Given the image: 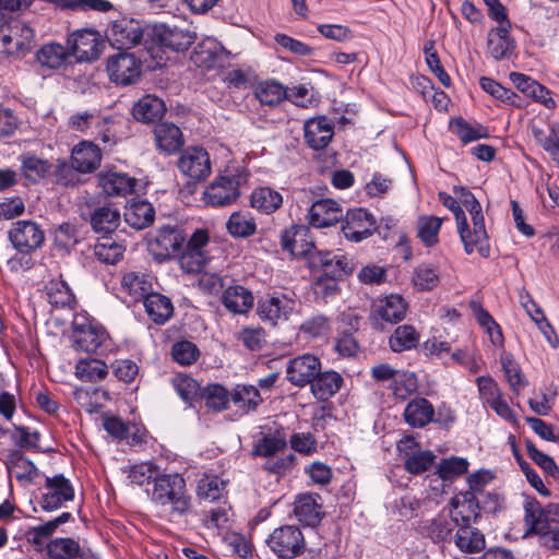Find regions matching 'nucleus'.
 Returning <instances> with one entry per match:
<instances>
[{"label":"nucleus","instance_id":"f8f14e48","mask_svg":"<svg viewBox=\"0 0 559 559\" xmlns=\"http://www.w3.org/2000/svg\"><path fill=\"white\" fill-rule=\"evenodd\" d=\"M479 222L481 236L478 235V228L475 225V221L471 219L469 223L466 216L463 219L459 218L456 228L461 241L464 246V250L467 254L478 252L481 257L487 258L489 255L490 248L488 242V234L485 227V218L481 217Z\"/></svg>","mask_w":559,"mask_h":559},{"label":"nucleus","instance_id":"7ed1b4c3","mask_svg":"<svg viewBox=\"0 0 559 559\" xmlns=\"http://www.w3.org/2000/svg\"><path fill=\"white\" fill-rule=\"evenodd\" d=\"M34 38V31L19 19H5L0 25V44L8 56H15L28 50Z\"/></svg>","mask_w":559,"mask_h":559},{"label":"nucleus","instance_id":"412c9836","mask_svg":"<svg viewBox=\"0 0 559 559\" xmlns=\"http://www.w3.org/2000/svg\"><path fill=\"white\" fill-rule=\"evenodd\" d=\"M305 140L313 150L324 148L332 140L334 126L326 117H317L306 121Z\"/></svg>","mask_w":559,"mask_h":559},{"label":"nucleus","instance_id":"338daca9","mask_svg":"<svg viewBox=\"0 0 559 559\" xmlns=\"http://www.w3.org/2000/svg\"><path fill=\"white\" fill-rule=\"evenodd\" d=\"M286 440L280 436H265L253 447L252 454L270 459L286 449Z\"/></svg>","mask_w":559,"mask_h":559},{"label":"nucleus","instance_id":"2f4dec72","mask_svg":"<svg viewBox=\"0 0 559 559\" xmlns=\"http://www.w3.org/2000/svg\"><path fill=\"white\" fill-rule=\"evenodd\" d=\"M252 293L242 285L227 287L222 296L226 309L236 314H245L253 307Z\"/></svg>","mask_w":559,"mask_h":559},{"label":"nucleus","instance_id":"6e6552de","mask_svg":"<svg viewBox=\"0 0 559 559\" xmlns=\"http://www.w3.org/2000/svg\"><path fill=\"white\" fill-rule=\"evenodd\" d=\"M185 236L175 226L160 227L148 240V250L155 259L163 261L171 258L181 249Z\"/></svg>","mask_w":559,"mask_h":559},{"label":"nucleus","instance_id":"774afa93","mask_svg":"<svg viewBox=\"0 0 559 559\" xmlns=\"http://www.w3.org/2000/svg\"><path fill=\"white\" fill-rule=\"evenodd\" d=\"M237 340L249 350H260L265 344V331L260 326H246L237 333Z\"/></svg>","mask_w":559,"mask_h":559},{"label":"nucleus","instance_id":"473e14b6","mask_svg":"<svg viewBox=\"0 0 559 559\" xmlns=\"http://www.w3.org/2000/svg\"><path fill=\"white\" fill-rule=\"evenodd\" d=\"M510 23L500 24L490 29L487 40L488 53L496 60L507 58L513 50V40L509 36Z\"/></svg>","mask_w":559,"mask_h":559},{"label":"nucleus","instance_id":"9d476101","mask_svg":"<svg viewBox=\"0 0 559 559\" xmlns=\"http://www.w3.org/2000/svg\"><path fill=\"white\" fill-rule=\"evenodd\" d=\"M397 450L404 459L405 469L411 474L428 471L436 460L432 451L418 449L416 440L409 436L399 442Z\"/></svg>","mask_w":559,"mask_h":559},{"label":"nucleus","instance_id":"c03bdc74","mask_svg":"<svg viewBox=\"0 0 559 559\" xmlns=\"http://www.w3.org/2000/svg\"><path fill=\"white\" fill-rule=\"evenodd\" d=\"M524 521L528 527V532L537 534H547L550 532L548 508L544 510L537 501H528L525 504Z\"/></svg>","mask_w":559,"mask_h":559},{"label":"nucleus","instance_id":"a878e982","mask_svg":"<svg viewBox=\"0 0 559 559\" xmlns=\"http://www.w3.org/2000/svg\"><path fill=\"white\" fill-rule=\"evenodd\" d=\"M320 496L316 493L299 495L294 502V513L299 522L308 526H316L323 518Z\"/></svg>","mask_w":559,"mask_h":559},{"label":"nucleus","instance_id":"0e129e2a","mask_svg":"<svg viewBox=\"0 0 559 559\" xmlns=\"http://www.w3.org/2000/svg\"><path fill=\"white\" fill-rule=\"evenodd\" d=\"M171 382L178 395L191 405L199 394V383L186 373L176 374Z\"/></svg>","mask_w":559,"mask_h":559},{"label":"nucleus","instance_id":"f704fd0d","mask_svg":"<svg viewBox=\"0 0 559 559\" xmlns=\"http://www.w3.org/2000/svg\"><path fill=\"white\" fill-rule=\"evenodd\" d=\"M21 173L29 182H38L51 173L52 165L49 160L34 153L25 152L20 155Z\"/></svg>","mask_w":559,"mask_h":559},{"label":"nucleus","instance_id":"7c9ffc66","mask_svg":"<svg viewBox=\"0 0 559 559\" xmlns=\"http://www.w3.org/2000/svg\"><path fill=\"white\" fill-rule=\"evenodd\" d=\"M435 418V407L425 397H415L409 401L404 409V419L414 428H423Z\"/></svg>","mask_w":559,"mask_h":559},{"label":"nucleus","instance_id":"13d9d810","mask_svg":"<svg viewBox=\"0 0 559 559\" xmlns=\"http://www.w3.org/2000/svg\"><path fill=\"white\" fill-rule=\"evenodd\" d=\"M225 488V481L218 476L205 475L198 483L197 495L201 499L215 501L223 497Z\"/></svg>","mask_w":559,"mask_h":559},{"label":"nucleus","instance_id":"dca6fc26","mask_svg":"<svg viewBox=\"0 0 559 559\" xmlns=\"http://www.w3.org/2000/svg\"><path fill=\"white\" fill-rule=\"evenodd\" d=\"M343 216V207L337 201L319 199L311 204L307 219L313 228H328L336 225Z\"/></svg>","mask_w":559,"mask_h":559},{"label":"nucleus","instance_id":"423d86ee","mask_svg":"<svg viewBox=\"0 0 559 559\" xmlns=\"http://www.w3.org/2000/svg\"><path fill=\"white\" fill-rule=\"evenodd\" d=\"M68 41L73 62H91L98 59L104 46L99 33L93 29L76 31L71 34Z\"/></svg>","mask_w":559,"mask_h":559},{"label":"nucleus","instance_id":"6ab92c4d","mask_svg":"<svg viewBox=\"0 0 559 559\" xmlns=\"http://www.w3.org/2000/svg\"><path fill=\"white\" fill-rule=\"evenodd\" d=\"M49 559H98L90 549L82 548L78 540L57 537L47 544Z\"/></svg>","mask_w":559,"mask_h":559},{"label":"nucleus","instance_id":"a19ab883","mask_svg":"<svg viewBox=\"0 0 559 559\" xmlns=\"http://www.w3.org/2000/svg\"><path fill=\"white\" fill-rule=\"evenodd\" d=\"M226 229L235 238H248L255 234L257 223L249 211H236L227 219Z\"/></svg>","mask_w":559,"mask_h":559},{"label":"nucleus","instance_id":"58836bf2","mask_svg":"<svg viewBox=\"0 0 559 559\" xmlns=\"http://www.w3.org/2000/svg\"><path fill=\"white\" fill-rule=\"evenodd\" d=\"M456 547L466 554H474L481 551L485 546L484 535L471 525H460L454 536Z\"/></svg>","mask_w":559,"mask_h":559},{"label":"nucleus","instance_id":"f3484780","mask_svg":"<svg viewBox=\"0 0 559 559\" xmlns=\"http://www.w3.org/2000/svg\"><path fill=\"white\" fill-rule=\"evenodd\" d=\"M9 238L19 251L31 252L43 245L45 236L36 223L20 221L10 230Z\"/></svg>","mask_w":559,"mask_h":559},{"label":"nucleus","instance_id":"052dcab7","mask_svg":"<svg viewBox=\"0 0 559 559\" xmlns=\"http://www.w3.org/2000/svg\"><path fill=\"white\" fill-rule=\"evenodd\" d=\"M201 397L204 400L207 408L215 412L225 409L229 403L230 394L221 384H212L203 390Z\"/></svg>","mask_w":559,"mask_h":559},{"label":"nucleus","instance_id":"603ef678","mask_svg":"<svg viewBox=\"0 0 559 559\" xmlns=\"http://www.w3.org/2000/svg\"><path fill=\"white\" fill-rule=\"evenodd\" d=\"M320 261L326 273H331L333 276L347 275L354 270L352 259L341 251L321 253Z\"/></svg>","mask_w":559,"mask_h":559},{"label":"nucleus","instance_id":"ddd939ff","mask_svg":"<svg viewBox=\"0 0 559 559\" xmlns=\"http://www.w3.org/2000/svg\"><path fill=\"white\" fill-rule=\"evenodd\" d=\"M377 228L374 216L364 209H354L346 213L342 231L346 239L359 242L370 237Z\"/></svg>","mask_w":559,"mask_h":559},{"label":"nucleus","instance_id":"4d7b16f0","mask_svg":"<svg viewBox=\"0 0 559 559\" xmlns=\"http://www.w3.org/2000/svg\"><path fill=\"white\" fill-rule=\"evenodd\" d=\"M504 377L513 392L519 393L523 390L527 382L521 371L520 366L514 361L509 353H503L500 358Z\"/></svg>","mask_w":559,"mask_h":559},{"label":"nucleus","instance_id":"3c124183","mask_svg":"<svg viewBox=\"0 0 559 559\" xmlns=\"http://www.w3.org/2000/svg\"><path fill=\"white\" fill-rule=\"evenodd\" d=\"M75 374L82 381L96 382L106 378L108 368L99 359H81L75 366Z\"/></svg>","mask_w":559,"mask_h":559},{"label":"nucleus","instance_id":"c85d7f7f","mask_svg":"<svg viewBox=\"0 0 559 559\" xmlns=\"http://www.w3.org/2000/svg\"><path fill=\"white\" fill-rule=\"evenodd\" d=\"M103 191L109 197H126L134 191L136 179L127 174L108 171L98 176Z\"/></svg>","mask_w":559,"mask_h":559},{"label":"nucleus","instance_id":"b1692460","mask_svg":"<svg viewBox=\"0 0 559 559\" xmlns=\"http://www.w3.org/2000/svg\"><path fill=\"white\" fill-rule=\"evenodd\" d=\"M152 292L153 278L147 274L129 272L121 278V293L127 295L128 302L144 301Z\"/></svg>","mask_w":559,"mask_h":559},{"label":"nucleus","instance_id":"f257e3e1","mask_svg":"<svg viewBox=\"0 0 559 559\" xmlns=\"http://www.w3.org/2000/svg\"><path fill=\"white\" fill-rule=\"evenodd\" d=\"M151 501L170 519L189 514L192 510L191 496L185 478L175 474H159L154 478L150 491Z\"/></svg>","mask_w":559,"mask_h":559},{"label":"nucleus","instance_id":"49530a36","mask_svg":"<svg viewBox=\"0 0 559 559\" xmlns=\"http://www.w3.org/2000/svg\"><path fill=\"white\" fill-rule=\"evenodd\" d=\"M443 218L433 215L419 216L416 224L417 237L426 247H435L439 242V231Z\"/></svg>","mask_w":559,"mask_h":559},{"label":"nucleus","instance_id":"20e7f679","mask_svg":"<svg viewBox=\"0 0 559 559\" xmlns=\"http://www.w3.org/2000/svg\"><path fill=\"white\" fill-rule=\"evenodd\" d=\"M72 338L78 350L95 353L107 340L106 331L84 316H75Z\"/></svg>","mask_w":559,"mask_h":559},{"label":"nucleus","instance_id":"5fc2aeb1","mask_svg":"<svg viewBox=\"0 0 559 559\" xmlns=\"http://www.w3.org/2000/svg\"><path fill=\"white\" fill-rule=\"evenodd\" d=\"M412 282L418 290H432L440 283L438 270L429 263H421L415 267Z\"/></svg>","mask_w":559,"mask_h":559},{"label":"nucleus","instance_id":"69168bd1","mask_svg":"<svg viewBox=\"0 0 559 559\" xmlns=\"http://www.w3.org/2000/svg\"><path fill=\"white\" fill-rule=\"evenodd\" d=\"M451 358L472 373L478 372L484 361L474 346L459 348L451 354Z\"/></svg>","mask_w":559,"mask_h":559},{"label":"nucleus","instance_id":"72a5a7b5","mask_svg":"<svg viewBox=\"0 0 559 559\" xmlns=\"http://www.w3.org/2000/svg\"><path fill=\"white\" fill-rule=\"evenodd\" d=\"M343 378L336 371L328 370L321 372L310 382L311 393L319 401H326L341 389Z\"/></svg>","mask_w":559,"mask_h":559},{"label":"nucleus","instance_id":"a211bd4d","mask_svg":"<svg viewBox=\"0 0 559 559\" xmlns=\"http://www.w3.org/2000/svg\"><path fill=\"white\" fill-rule=\"evenodd\" d=\"M154 39L174 52L186 50L194 40L190 31L178 26L158 24L153 27Z\"/></svg>","mask_w":559,"mask_h":559},{"label":"nucleus","instance_id":"c756f323","mask_svg":"<svg viewBox=\"0 0 559 559\" xmlns=\"http://www.w3.org/2000/svg\"><path fill=\"white\" fill-rule=\"evenodd\" d=\"M102 160L100 150L92 142H82L72 150L71 163L80 173L95 170Z\"/></svg>","mask_w":559,"mask_h":559},{"label":"nucleus","instance_id":"79ce46f5","mask_svg":"<svg viewBox=\"0 0 559 559\" xmlns=\"http://www.w3.org/2000/svg\"><path fill=\"white\" fill-rule=\"evenodd\" d=\"M420 341L419 332L409 324L399 325L389 338L390 348L402 353L415 348Z\"/></svg>","mask_w":559,"mask_h":559},{"label":"nucleus","instance_id":"4468645a","mask_svg":"<svg viewBox=\"0 0 559 559\" xmlns=\"http://www.w3.org/2000/svg\"><path fill=\"white\" fill-rule=\"evenodd\" d=\"M295 299L284 294L266 296L259 300L258 314L263 321L276 324L280 321L288 320L296 310Z\"/></svg>","mask_w":559,"mask_h":559},{"label":"nucleus","instance_id":"680f3d73","mask_svg":"<svg viewBox=\"0 0 559 559\" xmlns=\"http://www.w3.org/2000/svg\"><path fill=\"white\" fill-rule=\"evenodd\" d=\"M255 96L262 104L276 105L287 96V93L280 83L265 81L255 87Z\"/></svg>","mask_w":559,"mask_h":559},{"label":"nucleus","instance_id":"09e8293b","mask_svg":"<svg viewBox=\"0 0 559 559\" xmlns=\"http://www.w3.org/2000/svg\"><path fill=\"white\" fill-rule=\"evenodd\" d=\"M449 128L463 143H469L488 136L486 127L479 123H468L461 117L451 119Z\"/></svg>","mask_w":559,"mask_h":559},{"label":"nucleus","instance_id":"c9c22d12","mask_svg":"<svg viewBox=\"0 0 559 559\" xmlns=\"http://www.w3.org/2000/svg\"><path fill=\"white\" fill-rule=\"evenodd\" d=\"M165 111L166 106L164 102L153 95L142 97L132 108L134 119L143 123H151L160 119Z\"/></svg>","mask_w":559,"mask_h":559},{"label":"nucleus","instance_id":"5701e85b","mask_svg":"<svg viewBox=\"0 0 559 559\" xmlns=\"http://www.w3.org/2000/svg\"><path fill=\"white\" fill-rule=\"evenodd\" d=\"M407 304L400 295H389L374 300L372 316L385 322L395 323L405 318Z\"/></svg>","mask_w":559,"mask_h":559},{"label":"nucleus","instance_id":"4c0bfd02","mask_svg":"<svg viewBox=\"0 0 559 559\" xmlns=\"http://www.w3.org/2000/svg\"><path fill=\"white\" fill-rule=\"evenodd\" d=\"M459 527L455 518L450 510L443 507L442 510L424 526L426 534L433 540H445L453 530Z\"/></svg>","mask_w":559,"mask_h":559},{"label":"nucleus","instance_id":"39448f33","mask_svg":"<svg viewBox=\"0 0 559 559\" xmlns=\"http://www.w3.org/2000/svg\"><path fill=\"white\" fill-rule=\"evenodd\" d=\"M270 548L281 558H295L305 550V538L295 525L281 526L267 539Z\"/></svg>","mask_w":559,"mask_h":559},{"label":"nucleus","instance_id":"de8ad7c7","mask_svg":"<svg viewBox=\"0 0 559 559\" xmlns=\"http://www.w3.org/2000/svg\"><path fill=\"white\" fill-rule=\"evenodd\" d=\"M45 290L49 304L55 307H71L75 301L71 288L61 278L49 281L45 286Z\"/></svg>","mask_w":559,"mask_h":559},{"label":"nucleus","instance_id":"e433bc0d","mask_svg":"<svg viewBox=\"0 0 559 559\" xmlns=\"http://www.w3.org/2000/svg\"><path fill=\"white\" fill-rule=\"evenodd\" d=\"M154 134L158 150L167 154L176 152L183 144L181 130L174 123L157 124Z\"/></svg>","mask_w":559,"mask_h":559},{"label":"nucleus","instance_id":"393cba45","mask_svg":"<svg viewBox=\"0 0 559 559\" xmlns=\"http://www.w3.org/2000/svg\"><path fill=\"white\" fill-rule=\"evenodd\" d=\"M510 80L514 86L527 97L543 104L548 109L556 107V102L550 96V92L532 78L521 72H510Z\"/></svg>","mask_w":559,"mask_h":559},{"label":"nucleus","instance_id":"8fccbe9b","mask_svg":"<svg viewBox=\"0 0 559 559\" xmlns=\"http://www.w3.org/2000/svg\"><path fill=\"white\" fill-rule=\"evenodd\" d=\"M230 399L245 412L254 411L262 403L259 390L253 385H237L230 393Z\"/></svg>","mask_w":559,"mask_h":559},{"label":"nucleus","instance_id":"cd10ccee","mask_svg":"<svg viewBox=\"0 0 559 559\" xmlns=\"http://www.w3.org/2000/svg\"><path fill=\"white\" fill-rule=\"evenodd\" d=\"M36 57L38 63L49 70L68 68L74 64L73 56L70 51L62 45L56 43L44 45L37 51Z\"/></svg>","mask_w":559,"mask_h":559},{"label":"nucleus","instance_id":"0eeeda50","mask_svg":"<svg viewBox=\"0 0 559 559\" xmlns=\"http://www.w3.org/2000/svg\"><path fill=\"white\" fill-rule=\"evenodd\" d=\"M177 166L182 175L193 181L205 180L212 171L209 153L198 146L186 148L179 156Z\"/></svg>","mask_w":559,"mask_h":559},{"label":"nucleus","instance_id":"e2e57ef3","mask_svg":"<svg viewBox=\"0 0 559 559\" xmlns=\"http://www.w3.org/2000/svg\"><path fill=\"white\" fill-rule=\"evenodd\" d=\"M418 389L417 378L413 372L403 371L395 376L391 390L396 399L405 400Z\"/></svg>","mask_w":559,"mask_h":559},{"label":"nucleus","instance_id":"bf43d9fd","mask_svg":"<svg viewBox=\"0 0 559 559\" xmlns=\"http://www.w3.org/2000/svg\"><path fill=\"white\" fill-rule=\"evenodd\" d=\"M124 248L122 245L110 238H105L97 242L94 247V254L98 261L107 264L117 263L123 255Z\"/></svg>","mask_w":559,"mask_h":559},{"label":"nucleus","instance_id":"bb28decb","mask_svg":"<svg viewBox=\"0 0 559 559\" xmlns=\"http://www.w3.org/2000/svg\"><path fill=\"white\" fill-rule=\"evenodd\" d=\"M108 39L118 48L130 49L142 39V31L133 21L121 20L114 22L107 31Z\"/></svg>","mask_w":559,"mask_h":559},{"label":"nucleus","instance_id":"9b49d317","mask_svg":"<svg viewBox=\"0 0 559 559\" xmlns=\"http://www.w3.org/2000/svg\"><path fill=\"white\" fill-rule=\"evenodd\" d=\"M44 489L40 507L45 511H55L74 498L73 486L63 475L47 477Z\"/></svg>","mask_w":559,"mask_h":559},{"label":"nucleus","instance_id":"6e6d98bb","mask_svg":"<svg viewBox=\"0 0 559 559\" xmlns=\"http://www.w3.org/2000/svg\"><path fill=\"white\" fill-rule=\"evenodd\" d=\"M142 67V58L126 48H118L107 59V70H141Z\"/></svg>","mask_w":559,"mask_h":559},{"label":"nucleus","instance_id":"2eb2a0df","mask_svg":"<svg viewBox=\"0 0 559 559\" xmlns=\"http://www.w3.org/2000/svg\"><path fill=\"white\" fill-rule=\"evenodd\" d=\"M229 53L215 40L206 39L195 46L191 55L194 67L201 70L223 69Z\"/></svg>","mask_w":559,"mask_h":559},{"label":"nucleus","instance_id":"aec40b11","mask_svg":"<svg viewBox=\"0 0 559 559\" xmlns=\"http://www.w3.org/2000/svg\"><path fill=\"white\" fill-rule=\"evenodd\" d=\"M445 507L451 511L459 526L471 525V521L478 516V500L472 491L455 495Z\"/></svg>","mask_w":559,"mask_h":559},{"label":"nucleus","instance_id":"ea45409f","mask_svg":"<svg viewBox=\"0 0 559 559\" xmlns=\"http://www.w3.org/2000/svg\"><path fill=\"white\" fill-rule=\"evenodd\" d=\"M144 308L150 319L156 324L165 323L173 314L170 299L158 293H151L144 300Z\"/></svg>","mask_w":559,"mask_h":559},{"label":"nucleus","instance_id":"37998d69","mask_svg":"<svg viewBox=\"0 0 559 559\" xmlns=\"http://www.w3.org/2000/svg\"><path fill=\"white\" fill-rule=\"evenodd\" d=\"M154 214V209L151 203L146 201H133L126 209L124 219L130 226L142 229L153 223Z\"/></svg>","mask_w":559,"mask_h":559},{"label":"nucleus","instance_id":"a18cd8bd","mask_svg":"<svg viewBox=\"0 0 559 559\" xmlns=\"http://www.w3.org/2000/svg\"><path fill=\"white\" fill-rule=\"evenodd\" d=\"M252 207L265 213H274L283 204L282 194L269 187H260L251 193Z\"/></svg>","mask_w":559,"mask_h":559},{"label":"nucleus","instance_id":"864d4df0","mask_svg":"<svg viewBox=\"0 0 559 559\" xmlns=\"http://www.w3.org/2000/svg\"><path fill=\"white\" fill-rule=\"evenodd\" d=\"M120 222V214L116 209L102 206L94 211L91 217V224L97 233H111Z\"/></svg>","mask_w":559,"mask_h":559},{"label":"nucleus","instance_id":"1a4fd4ad","mask_svg":"<svg viewBox=\"0 0 559 559\" xmlns=\"http://www.w3.org/2000/svg\"><path fill=\"white\" fill-rule=\"evenodd\" d=\"M321 370L320 359L312 354H304L288 360L286 378L290 384L305 388Z\"/></svg>","mask_w":559,"mask_h":559},{"label":"nucleus","instance_id":"f03ea898","mask_svg":"<svg viewBox=\"0 0 559 559\" xmlns=\"http://www.w3.org/2000/svg\"><path fill=\"white\" fill-rule=\"evenodd\" d=\"M250 171L242 165H228L204 189L202 200L206 205L224 207L235 203L248 186Z\"/></svg>","mask_w":559,"mask_h":559},{"label":"nucleus","instance_id":"4be33fe9","mask_svg":"<svg viewBox=\"0 0 559 559\" xmlns=\"http://www.w3.org/2000/svg\"><path fill=\"white\" fill-rule=\"evenodd\" d=\"M308 233V228L302 225L286 228L281 236L282 249L297 258L309 254L313 243L307 239Z\"/></svg>","mask_w":559,"mask_h":559}]
</instances>
